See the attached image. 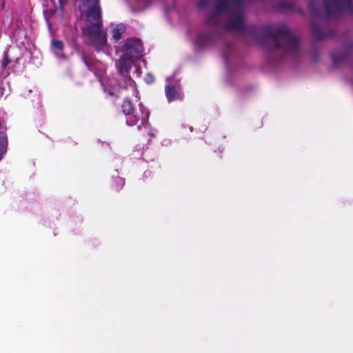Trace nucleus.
I'll use <instances>...</instances> for the list:
<instances>
[{
    "label": "nucleus",
    "mask_w": 353,
    "mask_h": 353,
    "mask_svg": "<svg viewBox=\"0 0 353 353\" xmlns=\"http://www.w3.org/2000/svg\"><path fill=\"white\" fill-rule=\"evenodd\" d=\"M208 23L212 30L197 34L196 44L205 48L216 44L218 41L224 43L223 57L228 59L232 43L226 41L221 32L243 34L246 30L245 5L243 0H216L214 8L208 17Z\"/></svg>",
    "instance_id": "1"
},
{
    "label": "nucleus",
    "mask_w": 353,
    "mask_h": 353,
    "mask_svg": "<svg viewBox=\"0 0 353 353\" xmlns=\"http://www.w3.org/2000/svg\"><path fill=\"white\" fill-rule=\"evenodd\" d=\"M264 35L269 57L272 61L294 58L299 55V41L286 26L268 27L265 29Z\"/></svg>",
    "instance_id": "2"
},
{
    "label": "nucleus",
    "mask_w": 353,
    "mask_h": 353,
    "mask_svg": "<svg viewBox=\"0 0 353 353\" xmlns=\"http://www.w3.org/2000/svg\"><path fill=\"white\" fill-rule=\"evenodd\" d=\"M99 0H85L83 3V11L88 24L83 28V34L88 39L90 44L96 50L105 52L107 49V36L101 29V10Z\"/></svg>",
    "instance_id": "3"
},
{
    "label": "nucleus",
    "mask_w": 353,
    "mask_h": 353,
    "mask_svg": "<svg viewBox=\"0 0 353 353\" xmlns=\"http://www.w3.org/2000/svg\"><path fill=\"white\" fill-rule=\"evenodd\" d=\"M143 51L141 40L135 38L128 39L122 46H117L116 52L123 53L115 63L118 72L124 78L131 81L128 74L135 61L142 56Z\"/></svg>",
    "instance_id": "4"
},
{
    "label": "nucleus",
    "mask_w": 353,
    "mask_h": 353,
    "mask_svg": "<svg viewBox=\"0 0 353 353\" xmlns=\"http://www.w3.org/2000/svg\"><path fill=\"white\" fill-rule=\"evenodd\" d=\"M314 18H336L342 14H353V0H312Z\"/></svg>",
    "instance_id": "5"
},
{
    "label": "nucleus",
    "mask_w": 353,
    "mask_h": 353,
    "mask_svg": "<svg viewBox=\"0 0 353 353\" xmlns=\"http://www.w3.org/2000/svg\"><path fill=\"white\" fill-rule=\"evenodd\" d=\"M140 112L141 116L138 112L136 116H130L126 119L128 125L132 126L137 123L138 119L141 120V124L146 125L148 123L149 112L143 107L142 104L139 105Z\"/></svg>",
    "instance_id": "6"
},
{
    "label": "nucleus",
    "mask_w": 353,
    "mask_h": 353,
    "mask_svg": "<svg viewBox=\"0 0 353 353\" xmlns=\"http://www.w3.org/2000/svg\"><path fill=\"white\" fill-rule=\"evenodd\" d=\"M311 31L314 36L318 39H322L331 36V32H327L323 27L321 23H319L315 21V19H313L311 24Z\"/></svg>",
    "instance_id": "7"
},
{
    "label": "nucleus",
    "mask_w": 353,
    "mask_h": 353,
    "mask_svg": "<svg viewBox=\"0 0 353 353\" xmlns=\"http://www.w3.org/2000/svg\"><path fill=\"white\" fill-rule=\"evenodd\" d=\"M165 95L169 102L174 100L181 99V94L174 85L168 83L165 88Z\"/></svg>",
    "instance_id": "8"
},
{
    "label": "nucleus",
    "mask_w": 353,
    "mask_h": 353,
    "mask_svg": "<svg viewBox=\"0 0 353 353\" xmlns=\"http://www.w3.org/2000/svg\"><path fill=\"white\" fill-rule=\"evenodd\" d=\"M125 31V27L123 24H119L112 30V37L115 41L119 40Z\"/></svg>",
    "instance_id": "9"
},
{
    "label": "nucleus",
    "mask_w": 353,
    "mask_h": 353,
    "mask_svg": "<svg viewBox=\"0 0 353 353\" xmlns=\"http://www.w3.org/2000/svg\"><path fill=\"white\" fill-rule=\"evenodd\" d=\"M7 138L3 132H0V160L7 150Z\"/></svg>",
    "instance_id": "10"
},
{
    "label": "nucleus",
    "mask_w": 353,
    "mask_h": 353,
    "mask_svg": "<svg viewBox=\"0 0 353 353\" xmlns=\"http://www.w3.org/2000/svg\"><path fill=\"white\" fill-rule=\"evenodd\" d=\"M346 57H347L346 52H334L332 54L333 62L335 65H339L345 60Z\"/></svg>",
    "instance_id": "11"
},
{
    "label": "nucleus",
    "mask_w": 353,
    "mask_h": 353,
    "mask_svg": "<svg viewBox=\"0 0 353 353\" xmlns=\"http://www.w3.org/2000/svg\"><path fill=\"white\" fill-rule=\"evenodd\" d=\"M52 47L54 50H57V52H55L54 53L57 57H59L61 55V52L62 51L63 48V44L62 41H61L59 40H57V39L52 40Z\"/></svg>",
    "instance_id": "12"
},
{
    "label": "nucleus",
    "mask_w": 353,
    "mask_h": 353,
    "mask_svg": "<svg viewBox=\"0 0 353 353\" xmlns=\"http://www.w3.org/2000/svg\"><path fill=\"white\" fill-rule=\"evenodd\" d=\"M122 110L124 114L127 115H130V114L133 111V108L131 102L129 101L128 100L124 101L122 104Z\"/></svg>",
    "instance_id": "13"
},
{
    "label": "nucleus",
    "mask_w": 353,
    "mask_h": 353,
    "mask_svg": "<svg viewBox=\"0 0 353 353\" xmlns=\"http://www.w3.org/2000/svg\"><path fill=\"white\" fill-rule=\"evenodd\" d=\"M82 59H83V62L85 63V64L86 65V66L90 70H93L94 69L96 65L97 64V62H94L92 60L87 58V57L85 55L82 56Z\"/></svg>",
    "instance_id": "14"
},
{
    "label": "nucleus",
    "mask_w": 353,
    "mask_h": 353,
    "mask_svg": "<svg viewBox=\"0 0 353 353\" xmlns=\"http://www.w3.org/2000/svg\"><path fill=\"white\" fill-rule=\"evenodd\" d=\"M291 8L290 4L285 1H281L279 3V9L281 10L289 9Z\"/></svg>",
    "instance_id": "15"
},
{
    "label": "nucleus",
    "mask_w": 353,
    "mask_h": 353,
    "mask_svg": "<svg viewBox=\"0 0 353 353\" xmlns=\"http://www.w3.org/2000/svg\"><path fill=\"white\" fill-rule=\"evenodd\" d=\"M208 1H209V0H201V1L199 3V6L200 8H204L205 6H207V4L208 3Z\"/></svg>",
    "instance_id": "16"
},
{
    "label": "nucleus",
    "mask_w": 353,
    "mask_h": 353,
    "mask_svg": "<svg viewBox=\"0 0 353 353\" xmlns=\"http://www.w3.org/2000/svg\"><path fill=\"white\" fill-rule=\"evenodd\" d=\"M10 63L9 59H8L7 57H6V58L3 59V61H2V64H1V65H2V67H3V68H5L8 65V63Z\"/></svg>",
    "instance_id": "17"
},
{
    "label": "nucleus",
    "mask_w": 353,
    "mask_h": 353,
    "mask_svg": "<svg viewBox=\"0 0 353 353\" xmlns=\"http://www.w3.org/2000/svg\"><path fill=\"white\" fill-rule=\"evenodd\" d=\"M146 81L148 82H152L154 81V77L152 75H151L150 74H148V78L146 79Z\"/></svg>",
    "instance_id": "18"
},
{
    "label": "nucleus",
    "mask_w": 353,
    "mask_h": 353,
    "mask_svg": "<svg viewBox=\"0 0 353 353\" xmlns=\"http://www.w3.org/2000/svg\"><path fill=\"white\" fill-rule=\"evenodd\" d=\"M59 3H60L61 6H63L68 1V0H59Z\"/></svg>",
    "instance_id": "19"
},
{
    "label": "nucleus",
    "mask_w": 353,
    "mask_h": 353,
    "mask_svg": "<svg viewBox=\"0 0 353 353\" xmlns=\"http://www.w3.org/2000/svg\"><path fill=\"white\" fill-rule=\"evenodd\" d=\"M136 72L137 73V76H139L140 74V68L136 67Z\"/></svg>",
    "instance_id": "20"
},
{
    "label": "nucleus",
    "mask_w": 353,
    "mask_h": 353,
    "mask_svg": "<svg viewBox=\"0 0 353 353\" xmlns=\"http://www.w3.org/2000/svg\"><path fill=\"white\" fill-rule=\"evenodd\" d=\"M119 182L123 185L124 184V181L122 179H118Z\"/></svg>",
    "instance_id": "21"
}]
</instances>
